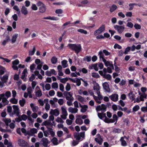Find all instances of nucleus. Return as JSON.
<instances>
[{
    "label": "nucleus",
    "instance_id": "obj_50",
    "mask_svg": "<svg viewBox=\"0 0 147 147\" xmlns=\"http://www.w3.org/2000/svg\"><path fill=\"white\" fill-rule=\"evenodd\" d=\"M136 5H137V3H132L129 4V10H132L134 8V6Z\"/></svg>",
    "mask_w": 147,
    "mask_h": 147
},
{
    "label": "nucleus",
    "instance_id": "obj_6",
    "mask_svg": "<svg viewBox=\"0 0 147 147\" xmlns=\"http://www.w3.org/2000/svg\"><path fill=\"white\" fill-rule=\"evenodd\" d=\"M147 95L145 94H143L141 95L139 98L138 97L136 98L135 101H134V103H139L140 101H143L144 100V98H146Z\"/></svg>",
    "mask_w": 147,
    "mask_h": 147
},
{
    "label": "nucleus",
    "instance_id": "obj_32",
    "mask_svg": "<svg viewBox=\"0 0 147 147\" xmlns=\"http://www.w3.org/2000/svg\"><path fill=\"white\" fill-rule=\"evenodd\" d=\"M18 34H15L13 35L11 40L12 43H14L16 42V39L18 37Z\"/></svg>",
    "mask_w": 147,
    "mask_h": 147
},
{
    "label": "nucleus",
    "instance_id": "obj_23",
    "mask_svg": "<svg viewBox=\"0 0 147 147\" xmlns=\"http://www.w3.org/2000/svg\"><path fill=\"white\" fill-rule=\"evenodd\" d=\"M30 106L33 112H36L38 111V107L37 106H35L34 104L31 103L30 104Z\"/></svg>",
    "mask_w": 147,
    "mask_h": 147
},
{
    "label": "nucleus",
    "instance_id": "obj_4",
    "mask_svg": "<svg viewBox=\"0 0 147 147\" xmlns=\"http://www.w3.org/2000/svg\"><path fill=\"white\" fill-rule=\"evenodd\" d=\"M74 137L77 140L82 141L85 138V132L76 133L74 134Z\"/></svg>",
    "mask_w": 147,
    "mask_h": 147
},
{
    "label": "nucleus",
    "instance_id": "obj_48",
    "mask_svg": "<svg viewBox=\"0 0 147 147\" xmlns=\"http://www.w3.org/2000/svg\"><path fill=\"white\" fill-rule=\"evenodd\" d=\"M120 140L121 142V145L123 146L127 145V143L125 140H124V137H121Z\"/></svg>",
    "mask_w": 147,
    "mask_h": 147
},
{
    "label": "nucleus",
    "instance_id": "obj_52",
    "mask_svg": "<svg viewBox=\"0 0 147 147\" xmlns=\"http://www.w3.org/2000/svg\"><path fill=\"white\" fill-rule=\"evenodd\" d=\"M36 51L35 48L34 47H33L32 50L29 51V54L30 55H32L34 54Z\"/></svg>",
    "mask_w": 147,
    "mask_h": 147
},
{
    "label": "nucleus",
    "instance_id": "obj_57",
    "mask_svg": "<svg viewBox=\"0 0 147 147\" xmlns=\"http://www.w3.org/2000/svg\"><path fill=\"white\" fill-rule=\"evenodd\" d=\"M92 76L94 78H98L100 77L98 74L96 73H92Z\"/></svg>",
    "mask_w": 147,
    "mask_h": 147
},
{
    "label": "nucleus",
    "instance_id": "obj_49",
    "mask_svg": "<svg viewBox=\"0 0 147 147\" xmlns=\"http://www.w3.org/2000/svg\"><path fill=\"white\" fill-rule=\"evenodd\" d=\"M15 97L12 98L10 100L11 102L14 104H16L18 103V100L16 99Z\"/></svg>",
    "mask_w": 147,
    "mask_h": 147
},
{
    "label": "nucleus",
    "instance_id": "obj_11",
    "mask_svg": "<svg viewBox=\"0 0 147 147\" xmlns=\"http://www.w3.org/2000/svg\"><path fill=\"white\" fill-rule=\"evenodd\" d=\"M114 28L117 30L118 32L120 34L124 30L125 27L123 26H119L117 25H115L114 26Z\"/></svg>",
    "mask_w": 147,
    "mask_h": 147
},
{
    "label": "nucleus",
    "instance_id": "obj_14",
    "mask_svg": "<svg viewBox=\"0 0 147 147\" xmlns=\"http://www.w3.org/2000/svg\"><path fill=\"white\" fill-rule=\"evenodd\" d=\"M38 132L37 129L35 128H33L31 129L30 130L27 131V134L28 135L32 136L34 135V134L37 133Z\"/></svg>",
    "mask_w": 147,
    "mask_h": 147
},
{
    "label": "nucleus",
    "instance_id": "obj_51",
    "mask_svg": "<svg viewBox=\"0 0 147 147\" xmlns=\"http://www.w3.org/2000/svg\"><path fill=\"white\" fill-rule=\"evenodd\" d=\"M27 73V69H24L22 74V79H24V78L25 76L26 75Z\"/></svg>",
    "mask_w": 147,
    "mask_h": 147
},
{
    "label": "nucleus",
    "instance_id": "obj_54",
    "mask_svg": "<svg viewBox=\"0 0 147 147\" xmlns=\"http://www.w3.org/2000/svg\"><path fill=\"white\" fill-rule=\"evenodd\" d=\"M5 94V97L8 98L11 96V93L10 91H8L6 92Z\"/></svg>",
    "mask_w": 147,
    "mask_h": 147
},
{
    "label": "nucleus",
    "instance_id": "obj_36",
    "mask_svg": "<svg viewBox=\"0 0 147 147\" xmlns=\"http://www.w3.org/2000/svg\"><path fill=\"white\" fill-rule=\"evenodd\" d=\"M3 121L5 123V124L7 125H8L9 123L11 122V120L9 118H4L3 119Z\"/></svg>",
    "mask_w": 147,
    "mask_h": 147
},
{
    "label": "nucleus",
    "instance_id": "obj_22",
    "mask_svg": "<svg viewBox=\"0 0 147 147\" xmlns=\"http://www.w3.org/2000/svg\"><path fill=\"white\" fill-rule=\"evenodd\" d=\"M18 144L20 146H27V143L23 140L19 139L18 141Z\"/></svg>",
    "mask_w": 147,
    "mask_h": 147
},
{
    "label": "nucleus",
    "instance_id": "obj_58",
    "mask_svg": "<svg viewBox=\"0 0 147 147\" xmlns=\"http://www.w3.org/2000/svg\"><path fill=\"white\" fill-rule=\"evenodd\" d=\"M126 26L128 27L132 28L134 26V24L131 22H128L126 24Z\"/></svg>",
    "mask_w": 147,
    "mask_h": 147
},
{
    "label": "nucleus",
    "instance_id": "obj_61",
    "mask_svg": "<svg viewBox=\"0 0 147 147\" xmlns=\"http://www.w3.org/2000/svg\"><path fill=\"white\" fill-rule=\"evenodd\" d=\"M102 51V53L104 54L106 56H108L110 55L111 53L106 50H103Z\"/></svg>",
    "mask_w": 147,
    "mask_h": 147
},
{
    "label": "nucleus",
    "instance_id": "obj_26",
    "mask_svg": "<svg viewBox=\"0 0 147 147\" xmlns=\"http://www.w3.org/2000/svg\"><path fill=\"white\" fill-rule=\"evenodd\" d=\"M90 69H94L95 71H98V65L97 63H95L91 65L89 67Z\"/></svg>",
    "mask_w": 147,
    "mask_h": 147
},
{
    "label": "nucleus",
    "instance_id": "obj_43",
    "mask_svg": "<svg viewBox=\"0 0 147 147\" xmlns=\"http://www.w3.org/2000/svg\"><path fill=\"white\" fill-rule=\"evenodd\" d=\"M47 131L48 133H49L52 136H54V132L53 131V129L52 128H48Z\"/></svg>",
    "mask_w": 147,
    "mask_h": 147
},
{
    "label": "nucleus",
    "instance_id": "obj_13",
    "mask_svg": "<svg viewBox=\"0 0 147 147\" xmlns=\"http://www.w3.org/2000/svg\"><path fill=\"white\" fill-rule=\"evenodd\" d=\"M106 106L103 104L98 106L96 108V109L97 111H101L105 112L106 111Z\"/></svg>",
    "mask_w": 147,
    "mask_h": 147
},
{
    "label": "nucleus",
    "instance_id": "obj_27",
    "mask_svg": "<svg viewBox=\"0 0 147 147\" xmlns=\"http://www.w3.org/2000/svg\"><path fill=\"white\" fill-rule=\"evenodd\" d=\"M93 83L94 85L93 89L94 90H100V87L98 84L94 81H93Z\"/></svg>",
    "mask_w": 147,
    "mask_h": 147
},
{
    "label": "nucleus",
    "instance_id": "obj_30",
    "mask_svg": "<svg viewBox=\"0 0 147 147\" xmlns=\"http://www.w3.org/2000/svg\"><path fill=\"white\" fill-rule=\"evenodd\" d=\"M8 74H5L1 78V80L3 82L5 83L7 82L8 78Z\"/></svg>",
    "mask_w": 147,
    "mask_h": 147
},
{
    "label": "nucleus",
    "instance_id": "obj_46",
    "mask_svg": "<svg viewBox=\"0 0 147 147\" xmlns=\"http://www.w3.org/2000/svg\"><path fill=\"white\" fill-rule=\"evenodd\" d=\"M117 8V6L115 5H113L110 8V11L112 12L115 11Z\"/></svg>",
    "mask_w": 147,
    "mask_h": 147
},
{
    "label": "nucleus",
    "instance_id": "obj_39",
    "mask_svg": "<svg viewBox=\"0 0 147 147\" xmlns=\"http://www.w3.org/2000/svg\"><path fill=\"white\" fill-rule=\"evenodd\" d=\"M55 13H56L58 14V16H60V15H59V14H61L63 13V11L62 9H56L55 11Z\"/></svg>",
    "mask_w": 147,
    "mask_h": 147
},
{
    "label": "nucleus",
    "instance_id": "obj_59",
    "mask_svg": "<svg viewBox=\"0 0 147 147\" xmlns=\"http://www.w3.org/2000/svg\"><path fill=\"white\" fill-rule=\"evenodd\" d=\"M65 88L67 91H69L71 88V87L70 84L69 83H67L65 87Z\"/></svg>",
    "mask_w": 147,
    "mask_h": 147
},
{
    "label": "nucleus",
    "instance_id": "obj_63",
    "mask_svg": "<svg viewBox=\"0 0 147 147\" xmlns=\"http://www.w3.org/2000/svg\"><path fill=\"white\" fill-rule=\"evenodd\" d=\"M131 50V47H128L125 49L124 51V54H127Z\"/></svg>",
    "mask_w": 147,
    "mask_h": 147
},
{
    "label": "nucleus",
    "instance_id": "obj_35",
    "mask_svg": "<svg viewBox=\"0 0 147 147\" xmlns=\"http://www.w3.org/2000/svg\"><path fill=\"white\" fill-rule=\"evenodd\" d=\"M52 88L55 90H56L58 88V84L56 82L53 83L51 85Z\"/></svg>",
    "mask_w": 147,
    "mask_h": 147
},
{
    "label": "nucleus",
    "instance_id": "obj_38",
    "mask_svg": "<svg viewBox=\"0 0 147 147\" xmlns=\"http://www.w3.org/2000/svg\"><path fill=\"white\" fill-rule=\"evenodd\" d=\"M6 72V70L5 68L1 66V67H0V75H2Z\"/></svg>",
    "mask_w": 147,
    "mask_h": 147
},
{
    "label": "nucleus",
    "instance_id": "obj_56",
    "mask_svg": "<svg viewBox=\"0 0 147 147\" xmlns=\"http://www.w3.org/2000/svg\"><path fill=\"white\" fill-rule=\"evenodd\" d=\"M80 33H83L84 34H87V32L83 29H80L77 30Z\"/></svg>",
    "mask_w": 147,
    "mask_h": 147
},
{
    "label": "nucleus",
    "instance_id": "obj_9",
    "mask_svg": "<svg viewBox=\"0 0 147 147\" xmlns=\"http://www.w3.org/2000/svg\"><path fill=\"white\" fill-rule=\"evenodd\" d=\"M64 94L66 96V98L67 100H73V98L72 97V93L70 92H68L67 91H65L64 92Z\"/></svg>",
    "mask_w": 147,
    "mask_h": 147
},
{
    "label": "nucleus",
    "instance_id": "obj_60",
    "mask_svg": "<svg viewBox=\"0 0 147 147\" xmlns=\"http://www.w3.org/2000/svg\"><path fill=\"white\" fill-rule=\"evenodd\" d=\"M104 78H106L108 80H110L111 79V76L109 74H105L104 76Z\"/></svg>",
    "mask_w": 147,
    "mask_h": 147
},
{
    "label": "nucleus",
    "instance_id": "obj_64",
    "mask_svg": "<svg viewBox=\"0 0 147 147\" xmlns=\"http://www.w3.org/2000/svg\"><path fill=\"white\" fill-rule=\"evenodd\" d=\"M56 121L57 122L60 123H63L64 122L63 121L62 119L59 117H57L56 120Z\"/></svg>",
    "mask_w": 147,
    "mask_h": 147
},
{
    "label": "nucleus",
    "instance_id": "obj_15",
    "mask_svg": "<svg viewBox=\"0 0 147 147\" xmlns=\"http://www.w3.org/2000/svg\"><path fill=\"white\" fill-rule=\"evenodd\" d=\"M137 94V93L134 92L132 91H130L129 93L128 94V96L129 98L132 101H135V95Z\"/></svg>",
    "mask_w": 147,
    "mask_h": 147
},
{
    "label": "nucleus",
    "instance_id": "obj_53",
    "mask_svg": "<svg viewBox=\"0 0 147 147\" xmlns=\"http://www.w3.org/2000/svg\"><path fill=\"white\" fill-rule=\"evenodd\" d=\"M19 117H21V119L22 120L24 121H25L27 119V116H26V115L25 114H23L21 116H20V115Z\"/></svg>",
    "mask_w": 147,
    "mask_h": 147
},
{
    "label": "nucleus",
    "instance_id": "obj_55",
    "mask_svg": "<svg viewBox=\"0 0 147 147\" xmlns=\"http://www.w3.org/2000/svg\"><path fill=\"white\" fill-rule=\"evenodd\" d=\"M51 61L53 64H55L57 61V59L55 57H53L51 58Z\"/></svg>",
    "mask_w": 147,
    "mask_h": 147
},
{
    "label": "nucleus",
    "instance_id": "obj_41",
    "mask_svg": "<svg viewBox=\"0 0 147 147\" xmlns=\"http://www.w3.org/2000/svg\"><path fill=\"white\" fill-rule=\"evenodd\" d=\"M140 109V106L137 105L135 106L132 109L133 111L134 112H136L138 111Z\"/></svg>",
    "mask_w": 147,
    "mask_h": 147
},
{
    "label": "nucleus",
    "instance_id": "obj_7",
    "mask_svg": "<svg viewBox=\"0 0 147 147\" xmlns=\"http://www.w3.org/2000/svg\"><path fill=\"white\" fill-rule=\"evenodd\" d=\"M13 109V113L16 114L17 116L19 117L20 116V110L18 106L13 105L12 106Z\"/></svg>",
    "mask_w": 147,
    "mask_h": 147
},
{
    "label": "nucleus",
    "instance_id": "obj_29",
    "mask_svg": "<svg viewBox=\"0 0 147 147\" xmlns=\"http://www.w3.org/2000/svg\"><path fill=\"white\" fill-rule=\"evenodd\" d=\"M4 144L5 145H7V147H13L12 143L10 142H9L7 139H5L4 141Z\"/></svg>",
    "mask_w": 147,
    "mask_h": 147
},
{
    "label": "nucleus",
    "instance_id": "obj_40",
    "mask_svg": "<svg viewBox=\"0 0 147 147\" xmlns=\"http://www.w3.org/2000/svg\"><path fill=\"white\" fill-rule=\"evenodd\" d=\"M62 65L63 67L64 68L67 67L68 64H67V61L66 60H63L61 62Z\"/></svg>",
    "mask_w": 147,
    "mask_h": 147
},
{
    "label": "nucleus",
    "instance_id": "obj_33",
    "mask_svg": "<svg viewBox=\"0 0 147 147\" xmlns=\"http://www.w3.org/2000/svg\"><path fill=\"white\" fill-rule=\"evenodd\" d=\"M12 108L11 106H8L7 107V111L9 113L11 116H13V113L12 112Z\"/></svg>",
    "mask_w": 147,
    "mask_h": 147
},
{
    "label": "nucleus",
    "instance_id": "obj_18",
    "mask_svg": "<svg viewBox=\"0 0 147 147\" xmlns=\"http://www.w3.org/2000/svg\"><path fill=\"white\" fill-rule=\"evenodd\" d=\"M68 111L69 112L72 113H78V109L77 108L70 107L68 108Z\"/></svg>",
    "mask_w": 147,
    "mask_h": 147
},
{
    "label": "nucleus",
    "instance_id": "obj_21",
    "mask_svg": "<svg viewBox=\"0 0 147 147\" xmlns=\"http://www.w3.org/2000/svg\"><path fill=\"white\" fill-rule=\"evenodd\" d=\"M80 106L81 108L80 111L82 113H85L87 111L88 107L87 105H83L80 104Z\"/></svg>",
    "mask_w": 147,
    "mask_h": 147
},
{
    "label": "nucleus",
    "instance_id": "obj_37",
    "mask_svg": "<svg viewBox=\"0 0 147 147\" xmlns=\"http://www.w3.org/2000/svg\"><path fill=\"white\" fill-rule=\"evenodd\" d=\"M61 109L62 110V113L63 115H68L66 111V108L64 106H62L61 107Z\"/></svg>",
    "mask_w": 147,
    "mask_h": 147
},
{
    "label": "nucleus",
    "instance_id": "obj_44",
    "mask_svg": "<svg viewBox=\"0 0 147 147\" xmlns=\"http://www.w3.org/2000/svg\"><path fill=\"white\" fill-rule=\"evenodd\" d=\"M93 97L94 99L97 103L99 104L101 103V102L100 101V100H101L99 98L94 95L93 96Z\"/></svg>",
    "mask_w": 147,
    "mask_h": 147
},
{
    "label": "nucleus",
    "instance_id": "obj_10",
    "mask_svg": "<svg viewBox=\"0 0 147 147\" xmlns=\"http://www.w3.org/2000/svg\"><path fill=\"white\" fill-rule=\"evenodd\" d=\"M34 93L36 96L37 97H40L42 95V91L38 86L36 87Z\"/></svg>",
    "mask_w": 147,
    "mask_h": 147
},
{
    "label": "nucleus",
    "instance_id": "obj_45",
    "mask_svg": "<svg viewBox=\"0 0 147 147\" xmlns=\"http://www.w3.org/2000/svg\"><path fill=\"white\" fill-rule=\"evenodd\" d=\"M146 106V107H143L141 108V111L145 113L147 112V102L145 103Z\"/></svg>",
    "mask_w": 147,
    "mask_h": 147
},
{
    "label": "nucleus",
    "instance_id": "obj_42",
    "mask_svg": "<svg viewBox=\"0 0 147 147\" xmlns=\"http://www.w3.org/2000/svg\"><path fill=\"white\" fill-rule=\"evenodd\" d=\"M77 99L79 101L82 102L85 101V99L83 97L80 95L78 96Z\"/></svg>",
    "mask_w": 147,
    "mask_h": 147
},
{
    "label": "nucleus",
    "instance_id": "obj_47",
    "mask_svg": "<svg viewBox=\"0 0 147 147\" xmlns=\"http://www.w3.org/2000/svg\"><path fill=\"white\" fill-rule=\"evenodd\" d=\"M26 102L25 100L23 98L19 100V104L21 107H23Z\"/></svg>",
    "mask_w": 147,
    "mask_h": 147
},
{
    "label": "nucleus",
    "instance_id": "obj_5",
    "mask_svg": "<svg viewBox=\"0 0 147 147\" xmlns=\"http://www.w3.org/2000/svg\"><path fill=\"white\" fill-rule=\"evenodd\" d=\"M105 27L104 25H102L98 29L95 30L94 32V35H98L103 32L105 30Z\"/></svg>",
    "mask_w": 147,
    "mask_h": 147
},
{
    "label": "nucleus",
    "instance_id": "obj_25",
    "mask_svg": "<svg viewBox=\"0 0 147 147\" xmlns=\"http://www.w3.org/2000/svg\"><path fill=\"white\" fill-rule=\"evenodd\" d=\"M42 141L43 142V144L45 147H49L48 146V145L49 143V141L47 139L44 138L42 140Z\"/></svg>",
    "mask_w": 147,
    "mask_h": 147
},
{
    "label": "nucleus",
    "instance_id": "obj_34",
    "mask_svg": "<svg viewBox=\"0 0 147 147\" xmlns=\"http://www.w3.org/2000/svg\"><path fill=\"white\" fill-rule=\"evenodd\" d=\"M51 142L54 145H57L59 143L58 142L57 139L55 137H54L51 140Z\"/></svg>",
    "mask_w": 147,
    "mask_h": 147
},
{
    "label": "nucleus",
    "instance_id": "obj_3",
    "mask_svg": "<svg viewBox=\"0 0 147 147\" xmlns=\"http://www.w3.org/2000/svg\"><path fill=\"white\" fill-rule=\"evenodd\" d=\"M113 119H109L106 117L104 120V121L106 123H113L115 122V124H116L118 118L116 115L114 114L113 116Z\"/></svg>",
    "mask_w": 147,
    "mask_h": 147
},
{
    "label": "nucleus",
    "instance_id": "obj_12",
    "mask_svg": "<svg viewBox=\"0 0 147 147\" xmlns=\"http://www.w3.org/2000/svg\"><path fill=\"white\" fill-rule=\"evenodd\" d=\"M96 137V138L95 139V141L99 145L102 144L103 141V140L100 134H97Z\"/></svg>",
    "mask_w": 147,
    "mask_h": 147
},
{
    "label": "nucleus",
    "instance_id": "obj_20",
    "mask_svg": "<svg viewBox=\"0 0 147 147\" xmlns=\"http://www.w3.org/2000/svg\"><path fill=\"white\" fill-rule=\"evenodd\" d=\"M81 115H78L77 117V119L76 120V124L82 125L83 123V121L80 117Z\"/></svg>",
    "mask_w": 147,
    "mask_h": 147
},
{
    "label": "nucleus",
    "instance_id": "obj_1",
    "mask_svg": "<svg viewBox=\"0 0 147 147\" xmlns=\"http://www.w3.org/2000/svg\"><path fill=\"white\" fill-rule=\"evenodd\" d=\"M98 55L99 59L102 61L106 67L109 66L110 67H111L113 69H114V67L112 63V62L107 61L105 58L104 55L102 53V51H100L99 52Z\"/></svg>",
    "mask_w": 147,
    "mask_h": 147
},
{
    "label": "nucleus",
    "instance_id": "obj_28",
    "mask_svg": "<svg viewBox=\"0 0 147 147\" xmlns=\"http://www.w3.org/2000/svg\"><path fill=\"white\" fill-rule=\"evenodd\" d=\"M43 19L55 21L59 19V18L57 17H55L54 16L51 17L50 16H49L46 17H44L43 18Z\"/></svg>",
    "mask_w": 147,
    "mask_h": 147
},
{
    "label": "nucleus",
    "instance_id": "obj_8",
    "mask_svg": "<svg viewBox=\"0 0 147 147\" xmlns=\"http://www.w3.org/2000/svg\"><path fill=\"white\" fill-rule=\"evenodd\" d=\"M7 98L5 97L4 93L2 94H0V101L2 100V102L3 103L4 106L7 105L9 103V101L7 99Z\"/></svg>",
    "mask_w": 147,
    "mask_h": 147
},
{
    "label": "nucleus",
    "instance_id": "obj_24",
    "mask_svg": "<svg viewBox=\"0 0 147 147\" xmlns=\"http://www.w3.org/2000/svg\"><path fill=\"white\" fill-rule=\"evenodd\" d=\"M21 11L22 13L24 15H26L28 13L27 8L24 6H23L22 7Z\"/></svg>",
    "mask_w": 147,
    "mask_h": 147
},
{
    "label": "nucleus",
    "instance_id": "obj_17",
    "mask_svg": "<svg viewBox=\"0 0 147 147\" xmlns=\"http://www.w3.org/2000/svg\"><path fill=\"white\" fill-rule=\"evenodd\" d=\"M111 100L114 102H116L118 99V95L117 94H113L109 96Z\"/></svg>",
    "mask_w": 147,
    "mask_h": 147
},
{
    "label": "nucleus",
    "instance_id": "obj_16",
    "mask_svg": "<svg viewBox=\"0 0 147 147\" xmlns=\"http://www.w3.org/2000/svg\"><path fill=\"white\" fill-rule=\"evenodd\" d=\"M50 113L52 115L57 116L59 114V112L57 109H55L54 110L51 109L50 112Z\"/></svg>",
    "mask_w": 147,
    "mask_h": 147
},
{
    "label": "nucleus",
    "instance_id": "obj_2",
    "mask_svg": "<svg viewBox=\"0 0 147 147\" xmlns=\"http://www.w3.org/2000/svg\"><path fill=\"white\" fill-rule=\"evenodd\" d=\"M69 46L70 49L73 50H74L76 53L78 54L81 50V47L80 45H76L69 44Z\"/></svg>",
    "mask_w": 147,
    "mask_h": 147
},
{
    "label": "nucleus",
    "instance_id": "obj_62",
    "mask_svg": "<svg viewBox=\"0 0 147 147\" xmlns=\"http://www.w3.org/2000/svg\"><path fill=\"white\" fill-rule=\"evenodd\" d=\"M81 78H78V79L76 81V82H75V83H76V85L78 86H80L81 84Z\"/></svg>",
    "mask_w": 147,
    "mask_h": 147
},
{
    "label": "nucleus",
    "instance_id": "obj_31",
    "mask_svg": "<svg viewBox=\"0 0 147 147\" xmlns=\"http://www.w3.org/2000/svg\"><path fill=\"white\" fill-rule=\"evenodd\" d=\"M39 9L40 12L43 13L46 10V8L45 5H44L43 6L39 7Z\"/></svg>",
    "mask_w": 147,
    "mask_h": 147
},
{
    "label": "nucleus",
    "instance_id": "obj_19",
    "mask_svg": "<svg viewBox=\"0 0 147 147\" xmlns=\"http://www.w3.org/2000/svg\"><path fill=\"white\" fill-rule=\"evenodd\" d=\"M103 88L105 91L109 92L110 91V89L109 88V86L107 82H105L102 84Z\"/></svg>",
    "mask_w": 147,
    "mask_h": 147
}]
</instances>
